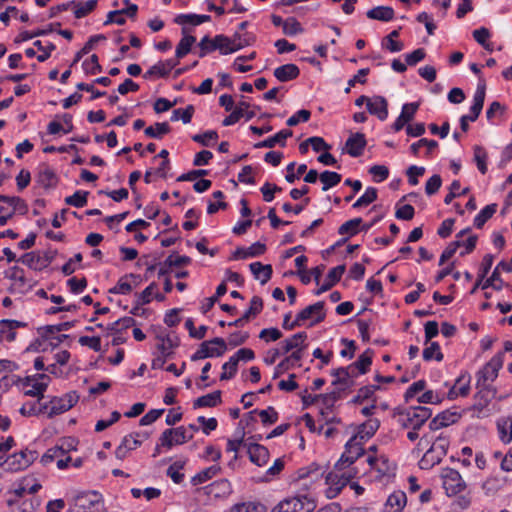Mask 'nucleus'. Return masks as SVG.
I'll use <instances>...</instances> for the list:
<instances>
[{
	"instance_id": "54",
	"label": "nucleus",
	"mask_w": 512,
	"mask_h": 512,
	"mask_svg": "<svg viewBox=\"0 0 512 512\" xmlns=\"http://www.w3.org/2000/svg\"><path fill=\"white\" fill-rule=\"evenodd\" d=\"M243 509L245 510L244 512H263L267 510V508L260 502L251 501L235 504L231 508V512H242Z\"/></svg>"
},
{
	"instance_id": "46",
	"label": "nucleus",
	"mask_w": 512,
	"mask_h": 512,
	"mask_svg": "<svg viewBox=\"0 0 512 512\" xmlns=\"http://www.w3.org/2000/svg\"><path fill=\"white\" fill-rule=\"evenodd\" d=\"M372 356L373 351L371 349H367L359 356L358 360L353 363L359 374H365L368 372L372 364Z\"/></svg>"
},
{
	"instance_id": "2",
	"label": "nucleus",
	"mask_w": 512,
	"mask_h": 512,
	"mask_svg": "<svg viewBox=\"0 0 512 512\" xmlns=\"http://www.w3.org/2000/svg\"><path fill=\"white\" fill-rule=\"evenodd\" d=\"M71 509L84 511L91 510V512L102 511L104 509L103 497L97 491L77 492L72 497Z\"/></svg>"
},
{
	"instance_id": "52",
	"label": "nucleus",
	"mask_w": 512,
	"mask_h": 512,
	"mask_svg": "<svg viewBox=\"0 0 512 512\" xmlns=\"http://www.w3.org/2000/svg\"><path fill=\"white\" fill-rule=\"evenodd\" d=\"M443 357L440 345L437 342H431L430 345L423 350V359L425 361L435 359L440 362L443 360Z\"/></svg>"
},
{
	"instance_id": "18",
	"label": "nucleus",
	"mask_w": 512,
	"mask_h": 512,
	"mask_svg": "<svg viewBox=\"0 0 512 512\" xmlns=\"http://www.w3.org/2000/svg\"><path fill=\"white\" fill-rule=\"evenodd\" d=\"M247 452L250 461L259 467L265 466L269 461V450L263 445L250 443L247 445Z\"/></svg>"
},
{
	"instance_id": "38",
	"label": "nucleus",
	"mask_w": 512,
	"mask_h": 512,
	"mask_svg": "<svg viewBox=\"0 0 512 512\" xmlns=\"http://www.w3.org/2000/svg\"><path fill=\"white\" fill-rule=\"evenodd\" d=\"M128 278L139 279V275L131 273L121 277L117 284L109 289V293L121 295L129 294L132 291V284L127 281Z\"/></svg>"
},
{
	"instance_id": "15",
	"label": "nucleus",
	"mask_w": 512,
	"mask_h": 512,
	"mask_svg": "<svg viewBox=\"0 0 512 512\" xmlns=\"http://www.w3.org/2000/svg\"><path fill=\"white\" fill-rule=\"evenodd\" d=\"M79 400V396L75 391L66 393L62 397H53L51 399L50 411L48 417L53 418L70 410Z\"/></svg>"
},
{
	"instance_id": "6",
	"label": "nucleus",
	"mask_w": 512,
	"mask_h": 512,
	"mask_svg": "<svg viewBox=\"0 0 512 512\" xmlns=\"http://www.w3.org/2000/svg\"><path fill=\"white\" fill-rule=\"evenodd\" d=\"M486 95V82L483 78H479L476 92L473 97V104L470 107V114L463 115L460 118V127L462 131L466 132L469 129L468 121L474 122L479 117L485 100Z\"/></svg>"
},
{
	"instance_id": "51",
	"label": "nucleus",
	"mask_w": 512,
	"mask_h": 512,
	"mask_svg": "<svg viewBox=\"0 0 512 512\" xmlns=\"http://www.w3.org/2000/svg\"><path fill=\"white\" fill-rule=\"evenodd\" d=\"M377 199V189L374 187H368L364 194L360 196L353 204V208H360L368 206Z\"/></svg>"
},
{
	"instance_id": "9",
	"label": "nucleus",
	"mask_w": 512,
	"mask_h": 512,
	"mask_svg": "<svg viewBox=\"0 0 512 512\" xmlns=\"http://www.w3.org/2000/svg\"><path fill=\"white\" fill-rule=\"evenodd\" d=\"M37 457L38 454L36 451L25 449L8 456L3 464L8 471L18 472L29 467Z\"/></svg>"
},
{
	"instance_id": "20",
	"label": "nucleus",
	"mask_w": 512,
	"mask_h": 512,
	"mask_svg": "<svg viewBox=\"0 0 512 512\" xmlns=\"http://www.w3.org/2000/svg\"><path fill=\"white\" fill-rule=\"evenodd\" d=\"M249 103L245 101L239 102L238 106L228 115L222 122L223 126H231L237 123L242 117L250 120L255 116L254 111H248Z\"/></svg>"
},
{
	"instance_id": "56",
	"label": "nucleus",
	"mask_w": 512,
	"mask_h": 512,
	"mask_svg": "<svg viewBox=\"0 0 512 512\" xmlns=\"http://www.w3.org/2000/svg\"><path fill=\"white\" fill-rule=\"evenodd\" d=\"M193 114L194 106L188 105L185 109L178 108L173 110L171 120L178 121L179 119H181L184 124H188L191 122Z\"/></svg>"
},
{
	"instance_id": "25",
	"label": "nucleus",
	"mask_w": 512,
	"mask_h": 512,
	"mask_svg": "<svg viewBox=\"0 0 512 512\" xmlns=\"http://www.w3.org/2000/svg\"><path fill=\"white\" fill-rule=\"evenodd\" d=\"M302 359V353L300 349L293 351L289 356L284 358L280 363L275 367V372L273 378L279 377L281 374L286 371L292 369L300 360Z\"/></svg>"
},
{
	"instance_id": "26",
	"label": "nucleus",
	"mask_w": 512,
	"mask_h": 512,
	"mask_svg": "<svg viewBox=\"0 0 512 512\" xmlns=\"http://www.w3.org/2000/svg\"><path fill=\"white\" fill-rule=\"evenodd\" d=\"M300 75V70L296 64L289 63L277 67L274 70V76L280 82H288L296 79Z\"/></svg>"
},
{
	"instance_id": "62",
	"label": "nucleus",
	"mask_w": 512,
	"mask_h": 512,
	"mask_svg": "<svg viewBox=\"0 0 512 512\" xmlns=\"http://www.w3.org/2000/svg\"><path fill=\"white\" fill-rule=\"evenodd\" d=\"M258 415L264 425L274 424L278 420V412L272 406L264 410H259Z\"/></svg>"
},
{
	"instance_id": "13",
	"label": "nucleus",
	"mask_w": 512,
	"mask_h": 512,
	"mask_svg": "<svg viewBox=\"0 0 512 512\" xmlns=\"http://www.w3.org/2000/svg\"><path fill=\"white\" fill-rule=\"evenodd\" d=\"M324 306L325 303L323 301H318L301 310L297 314L298 321H300L301 326L304 325L307 321H309L307 324L308 327H313L314 325L324 321L326 317Z\"/></svg>"
},
{
	"instance_id": "39",
	"label": "nucleus",
	"mask_w": 512,
	"mask_h": 512,
	"mask_svg": "<svg viewBox=\"0 0 512 512\" xmlns=\"http://www.w3.org/2000/svg\"><path fill=\"white\" fill-rule=\"evenodd\" d=\"M170 131L171 127L167 122H157L153 126L147 127L144 133L149 138L162 139Z\"/></svg>"
},
{
	"instance_id": "28",
	"label": "nucleus",
	"mask_w": 512,
	"mask_h": 512,
	"mask_svg": "<svg viewBox=\"0 0 512 512\" xmlns=\"http://www.w3.org/2000/svg\"><path fill=\"white\" fill-rule=\"evenodd\" d=\"M250 271L255 279L260 280L261 284H266L272 277L273 269L270 264H262L261 262H253L249 265Z\"/></svg>"
},
{
	"instance_id": "57",
	"label": "nucleus",
	"mask_w": 512,
	"mask_h": 512,
	"mask_svg": "<svg viewBox=\"0 0 512 512\" xmlns=\"http://www.w3.org/2000/svg\"><path fill=\"white\" fill-rule=\"evenodd\" d=\"M198 46L200 48L199 57H201V58L205 57L208 53H211L214 50L218 49V46L216 43V36L213 39H211L208 35L204 36L200 40Z\"/></svg>"
},
{
	"instance_id": "21",
	"label": "nucleus",
	"mask_w": 512,
	"mask_h": 512,
	"mask_svg": "<svg viewBox=\"0 0 512 512\" xmlns=\"http://www.w3.org/2000/svg\"><path fill=\"white\" fill-rule=\"evenodd\" d=\"M367 110L379 120L384 121L388 117V102L383 96H374L368 100Z\"/></svg>"
},
{
	"instance_id": "47",
	"label": "nucleus",
	"mask_w": 512,
	"mask_h": 512,
	"mask_svg": "<svg viewBox=\"0 0 512 512\" xmlns=\"http://www.w3.org/2000/svg\"><path fill=\"white\" fill-rule=\"evenodd\" d=\"M378 389H380V387L377 385H367V386L361 387L357 391V394L353 397L351 402L354 404H361L365 400L371 399L373 397L375 391Z\"/></svg>"
},
{
	"instance_id": "24",
	"label": "nucleus",
	"mask_w": 512,
	"mask_h": 512,
	"mask_svg": "<svg viewBox=\"0 0 512 512\" xmlns=\"http://www.w3.org/2000/svg\"><path fill=\"white\" fill-rule=\"evenodd\" d=\"M293 132L289 129H284L276 133L274 136L269 137L261 142H258L254 145L255 148H273L277 144L281 147L286 145V139L291 137Z\"/></svg>"
},
{
	"instance_id": "14",
	"label": "nucleus",
	"mask_w": 512,
	"mask_h": 512,
	"mask_svg": "<svg viewBox=\"0 0 512 512\" xmlns=\"http://www.w3.org/2000/svg\"><path fill=\"white\" fill-rule=\"evenodd\" d=\"M443 488L448 495H457L466 488V484L460 473L452 468H444L442 471Z\"/></svg>"
},
{
	"instance_id": "33",
	"label": "nucleus",
	"mask_w": 512,
	"mask_h": 512,
	"mask_svg": "<svg viewBox=\"0 0 512 512\" xmlns=\"http://www.w3.org/2000/svg\"><path fill=\"white\" fill-rule=\"evenodd\" d=\"M471 376L469 373H462L456 380L455 386L450 390L449 395L467 396L470 391Z\"/></svg>"
},
{
	"instance_id": "35",
	"label": "nucleus",
	"mask_w": 512,
	"mask_h": 512,
	"mask_svg": "<svg viewBox=\"0 0 512 512\" xmlns=\"http://www.w3.org/2000/svg\"><path fill=\"white\" fill-rule=\"evenodd\" d=\"M221 403V391L217 390L212 393L206 394L204 396H201L197 398L194 403L193 407L196 408H202V407H215L218 404Z\"/></svg>"
},
{
	"instance_id": "41",
	"label": "nucleus",
	"mask_w": 512,
	"mask_h": 512,
	"mask_svg": "<svg viewBox=\"0 0 512 512\" xmlns=\"http://www.w3.org/2000/svg\"><path fill=\"white\" fill-rule=\"evenodd\" d=\"M0 201L7 203L9 206L12 207L11 211L18 212L22 215L26 214L28 211V206L26 202L21 199L20 197L16 196H6V195H0Z\"/></svg>"
},
{
	"instance_id": "34",
	"label": "nucleus",
	"mask_w": 512,
	"mask_h": 512,
	"mask_svg": "<svg viewBox=\"0 0 512 512\" xmlns=\"http://www.w3.org/2000/svg\"><path fill=\"white\" fill-rule=\"evenodd\" d=\"M182 33L184 36L179 41L175 52L177 59H181L186 56L191 51L192 45L196 42V37L186 35L187 29L185 27L182 28Z\"/></svg>"
},
{
	"instance_id": "36",
	"label": "nucleus",
	"mask_w": 512,
	"mask_h": 512,
	"mask_svg": "<svg viewBox=\"0 0 512 512\" xmlns=\"http://www.w3.org/2000/svg\"><path fill=\"white\" fill-rule=\"evenodd\" d=\"M499 438L503 443L512 441V415L497 421Z\"/></svg>"
},
{
	"instance_id": "42",
	"label": "nucleus",
	"mask_w": 512,
	"mask_h": 512,
	"mask_svg": "<svg viewBox=\"0 0 512 512\" xmlns=\"http://www.w3.org/2000/svg\"><path fill=\"white\" fill-rule=\"evenodd\" d=\"M497 210V204H489L485 206L474 218V225L480 229L484 224L495 214Z\"/></svg>"
},
{
	"instance_id": "7",
	"label": "nucleus",
	"mask_w": 512,
	"mask_h": 512,
	"mask_svg": "<svg viewBox=\"0 0 512 512\" xmlns=\"http://www.w3.org/2000/svg\"><path fill=\"white\" fill-rule=\"evenodd\" d=\"M227 350L226 343L223 338L216 337L200 344L196 352L191 356L192 361H198L205 358H213L222 356Z\"/></svg>"
},
{
	"instance_id": "48",
	"label": "nucleus",
	"mask_w": 512,
	"mask_h": 512,
	"mask_svg": "<svg viewBox=\"0 0 512 512\" xmlns=\"http://www.w3.org/2000/svg\"><path fill=\"white\" fill-rule=\"evenodd\" d=\"M401 28L391 31L386 37L384 44L386 49L392 53L400 52L404 48V44L401 41H396L395 39L399 37V31Z\"/></svg>"
},
{
	"instance_id": "49",
	"label": "nucleus",
	"mask_w": 512,
	"mask_h": 512,
	"mask_svg": "<svg viewBox=\"0 0 512 512\" xmlns=\"http://www.w3.org/2000/svg\"><path fill=\"white\" fill-rule=\"evenodd\" d=\"M362 224L361 218H354L346 221L338 228V233L340 235L348 234L349 236H354L359 232V227Z\"/></svg>"
},
{
	"instance_id": "10",
	"label": "nucleus",
	"mask_w": 512,
	"mask_h": 512,
	"mask_svg": "<svg viewBox=\"0 0 512 512\" xmlns=\"http://www.w3.org/2000/svg\"><path fill=\"white\" fill-rule=\"evenodd\" d=\"M57 250H47L43 254L40 252L25 253L19 261L31 269L41 271L48 267L55 259Z\"/></svg>"
},
{
	"instance_id": "45",
	"label": "nucleus",
	"mask_w": 512,
	"mask_h": 512,
	"mask_svg": "<svg viewBox=\"0 0 512 512\" xmlns=\"http://www.w3.org/2000/svg\"><path fill=\"white\" fill-rule=\"evenodd\" d=\"M38 183L44 188H51L57 183L56 174L51 168L45 167L38 174Z\"/></svg>"
},
{
	"instance_id": "32",
	"label": "nucleus",
	"mask_w": 512,
	"mask_h": 512,
	"mask_svg": "<svg viewBox=\"0 0 512 512\" xmlns=\"http://www.w3.org/2000/svg\"><path fill=\"white\" fill-rule=\"evenodd\" d=\"M97 0H88L86 2L72 0L70 4L74 7V16L81 19L91 13L97 6Z\"/></svg>"
},
{
	"instance_id": "4",
	"label": "nucleus",
	"mask_w": 512,
	"mask_h": 512,
	"mask_svg": "<svg viewBox=\"0 0 512 512\" xmlns=\"http://www.w3.org/2000/svg\"><path fill=\"white\" fill-rule=\"evenodd\" d=\"M316 504L307 495H297L279 502L271 512H313Z\"/></svg>"
},
{
	"instance_id": "22",
	"label": "nucleus",
	"mask_w": 512,
	"mask_h": 512,
	"mask_svg": "<svg viewBox=\"0 0 512 512\" xmlns=\"http://www.w3.org/2000/svg\"><path fill=\"white\" fill-rule=\"evenodd\" d=\"M459 418H460V415L458 413L446 410V411L439 413L436 417H434L430 421L429 428L432 431H435L440 428L454 424L455 422L458 421Z\"/></svg>"
},
{
	"instance_id": "29",
	"label": "nucleus",
	"mask_w": 512,
	"mask_h": 512,
	"mask_svg": "<svg viewBox=\"0 0 512 512\" xmlns=\"http://www.w3.org/2000/svg\"><path fill=\"white\" fill-rule=\"evenodd\" d=\"M331 375L334 377L332 385L337 390H340V392L349 389L354 385V381L349 379V376L343 367L332 370Z\"/></svg>"
},
{
	"instance_id": "37",
	"label": "nucleus",
	"mask_w": 512,
	"mask_h": 512,
	"mask_svg": "<svg viewBox=\"0 0 512 512\" xmlns=\"http://www.w3.org/2000/svg\"><path fill=\"white\" fill-rule=\"evenodd\" d=\"M231 39L235 50L238 51L246 46L252 45L256 41V36L251 32L241 33L236 31Z\"/></svg>"
},
{
	"instance_id": "19",
	"label": "nucleus",
	"mask_w": 512,
	"mask_h": 512,
	"mask_svg": "<svg viewBox=\"0 0 512 512\" xmlns=\"http://www.w3.org/2000/svg\"><path fill=\"white\" fill-rule=\"evenodd\" d=\"M366 144L363 133H352L345 143L346 152L352 157H359L363 154Z\"/></svg>"
},
{
	"instance_id": "11",
	"label": "nucleus",
	"mask_w": 512,
	"mask_h": 512,
	"mask_svg": "<svg viewBox=\"0 0 512 512\" xmlns=\"http://www.w3.org/2000/svg\"><path fill=\"white\" fill-rule=\"evenodd\" d=\"M365 453L362 442L357 437H351L345 444V451L335 464V468L342 469L345 465L353 464L358 458Z\"/></svg>"
},
{
	"instance_id": "40",
	"label": "nucleus",
	"mask_w": 512,
	"mask_h": 512,
	"mask_svg": "<svg viewBox=\"0 0 512 512\" xmlns=\"http://www.w3.org/2000/svg\"><path fill=\"white\" fill-rule=\"evenodd\" d=\"M319 179L323 184L322 191H328L341 182L342 176L337 172L326 170L319 175Z\"/></svg>"
},
{
	"instance_id": "1",
	"label": "nucleus",
	"mask_w": 512,
	"mask_h": 512,
	"mask_svg": "<svg viewBox=\"0 0 512 512\" xmlns=\"http://www.w3.org/2000/svg\"><path fill=\"white\" fill-rule=\"evenodd\" d=\"M394 414L398 416V423L402 428L419 430L432 416V410L424 406L399 407Z\"/></svg>"
},
{
	"instance_id": "63",
	"label": "nucleus",
	"mask_w": 512,
	"mask_h": 512,
	"mask_svg": "<svg viewBox=\"0 0 512 512\" xmlns=\"http://www.w3.org/2000/svg\"><path fill=\"white\" fill-rule=\"evenodd\" d=\"M169 74L165 70L164 65L161 63V61L157 62L155 65L151 66L143 75L145 79H152V78H164L167 77Z\"/></svg>"
},
{
	"instance_id": "43",
	"label": "nucleus",
	"mask_w": 512,
	"mask_h": 512,
	"mask_svg": "<svg viewBox=\"0 0 512 512\" xmlns=\"http://www.w3.org/2000/svg\"><path fill=\"white\" fill-rule=\"evenodd\" d=\"M221 468L218 465H212L208 468H205L204 470L200 471L198 474H196L191 482L193 485H199L202 484L212 477L216 476L220 472Z\"/></svg>"
},
{
	"instance_id": "30",
	"label": "nucleus",
	"mask_w": 512,
	"mask_h": 512,
	"mask_svg": "<svg viewBox=\"0 0 512 512\" xmlns=\"http://www.w3.org/2000/svg\"><path fill=\"white\" fill-rule=\"evenodd\" d=\"M379 426L380 422L378 419H369L359 426L357 434L353 437H357V439L361 442L368 440L376 433Z\"/></svg>"
},
{
	"instance_id": "27",
	"label": "nucleus",
	"mask_w": 512,
	"mask_h": 512,
	"mask_svg": "<svg viewBox=\"0 0 512 512\" xmlns=\"http://www.w3.org/2000/svg\"><path fill=\"white\" fill-rule=\"evenodd\" d=\"M366 16L372 20L382 22L392 21L395 17L394 9L390 6H376L366 12Z\"/></svg>"
},
{
	"instance_id": "12",
	"label": "nucleus",
	"mask_w": 512,
	"mask_h": 512,
	"mask_svg": "<svg viewBox=\"0 0 512 512\" xmlns=\"http://www.w3.org/2000/svg\"><path fill=\"white\" fill-rule=\"evenodd\" d=\"M192 438L193 434L188 433V428H185V426L168 428L161 434V445H165V449L169 450L173 446L184 444Z\"/></svg>"
},
{
	"instance_id": "55",
	"label": "nucleus",
	"mask_w": 512,
	"mask_h": 512,
	"mask_svg": "<svg viewBox=\"0 0 512 512\" xmlns=\"http://www.w3.org/2000/svg\"><path fill=\"white\" fill-rule=\"evenodd\" d=\"M216 43L221 54L227 55L236 52L231 37L223 34L216 35Z\"/></svg>"
},
{
	"instance_id": "44",
	"label": "nucleus",
	"mask_w": 512,
	"mask_h": 512,
	"mask_svg": "<svg viewBox=\"0 0 512 512\" xmlns=\"http://www.w3.org/2000/svg\"><path fill=\"white\" fill-rule=\"evenodd\" d=\"M105 39H106V37L104 35H102V34L91 36L89 38V40L84 44L83 48L76 53L75 58L73 60V63L71 64V66L76 64L77 62H79L80 59L84 55L88 54L92 49H94L95 45L99 41H102V40H105Z\"/></svg>"
},
{
	"instance_id": "53",
	"label": "nucleus",
	"mask_w": 512,
	"mask_h": 512,
	"mask_svg": "<svg viewBox=\"0 0 512 512\" xmlns=\"http://www.w3.org/2000/svg\"><path fill=\"white\" fill-rule=\"evenodd\" d=\"M88 195L89 192L78 190L73 195L66 197L65 203L77 208L84 207L87 204Z\"/></svg>"
},
{
	"instance_id": "50",
	"label": "nucleus",
	"mask_w": 512,
	"mask_h": 512,
	"mask_svg": "<svg viewBox=\"0 0 512 512\" xmlns=\"http://www.w3.org/2000/svg\"><path fill=\"white\" fill-rule=\"evenodd\" d=\"M223 372L220 375V380H229L232 379L238 370V361L236 357L231 356L227 362H225L222 366Z\"/></svg>"
},
{
	"instance_id": "61",
	"label": "nucleus",
	"mask_w": 512,
	"mask_h": 512,
	"mask_svg": "<svg viewBox=\"0 0 512 512\" xmlns=\"http://www.w3.org/2000/svg\"><path fill=\"white\" fill-rule=\"evenodd\" d=\"M486 159H487V153L484 148L480 146L474 147V160L477 164L478 170L485 174L487 172V165H486Z\"/></svg>"
},
{
	"instance_id": "59",
	"label": "nucleus",
	"mask_w": 512,
	"mask_h": 512,
	"mask_svg": "<svg viewBox=\"0 0 512 512\" xmlns=\"http://www.w3.org/2000/svg\"><path fill=\"white\" fill-rule=\"evenodd\" d=\"M282 29L283 33L287 36H294L303 32V28L300 22L294 17L285 19V23Z\"/></svg>"
},
{
	"instance_id": "3",
	"label": "nucleus",
	"mask_w": 512,
	"mask_h": 512,
	"mask_svg": "<svg viewBox=\"0 0 512 512\" xmlns=\"http://www.w3.org/2000/svg\"><path fill=\"white\" fill-rule=\"evenodd\" d=\"M479 391L475 394V403L472 406V415L477 418H485L493 413L490 407L491 401L496 396V389L492 386L477 387Z\"/></svg>"
},
{
	"instance_id": "60",
	"label": "nucleus",
	"mask_w": 512,
	"mask_h": 512,
	"mask_svg": "<svg viewBox=\"0 0 512 512\" xmlns=\"http://www.w3.org/2000/svg\"><path fill=\"white\" fill-rule=\"evenodd\" d=\"M82 67L87 74L95 75L102 71V66L99 64V59L96 54L90 56L89 59H86Z\"/></svg>"
},
{
	"instance_id": "16",
	"label": "nucleus",
	"mask_w": 512,
	"mask_h": 512,
	"mask_svg": "<svg viewBox=\"0 0 512 512\" xmlns=\"http://www.w3.org/2000/svg\"><path fill=\"white\" fill-rule=\"evenodd\" d=\"M156 339L158 353L170 359L174 354V349L179 346V338L176 335L159 334Z\"/></svg>"
},
{
	"instance_id": "23",
	"label": "nucleus",
	"mask_w": 512,
	"mask_h": 512,
	"mask_svg": "<svg viewBox=\"0 0 512 512\" xmlns=\"http://www.w3.org/2000/svg\"><path fill=\"white\" fill-rule=\"evenodd\" d=\"M345 265H338L334 268H332L328 274L327 277L322 284V286L315 291L316 295H320L328 290H330L336 283H338L342 277V275L345 272Z\"/></svg>"
},
{
	"instance_id": "17",
	"label": "nucleus",
	"mask_w": 512,
	"mask_h": 512,
	"mask_svg": "<svg viewBox=\"0 0 512 512\" xmlns=\"http://www.w3.org/2000/svg\"><path fill=\"white\" fill-rule=\"evenodd\" d=\"M263 309V301L259 296L252 297L250 301V306L245 313H242V317L236 319L235 321L229 322L228 326L234 327H242L246 322L250 320L251 317L257 316Z\"/></svg>"
},
{
	"instance_id": "5",
	"label": "nucleus",
	"mask_w": 512,
	"mask_h": 512,
	"mask_svg": "<svg viewBox=\"0 0 512 512\" xmlns=\"http://www.w3.org/2000/svg\"><path fill=\"white\" fill-rule=\"evenodd\" d=\"M50 377L47 374L39 373L31 376H26L20 380L24 390L25 396L36 397L38 402L44 398V393L50 382Z\"/></svg>"
},
{
	"instance_id": "64",
	"label": "nucleus",
	"mask_w": 512,
	"mask_h": 512,
	"mask_svg": "<svg viewBox=\"0 0 512 512\" xmlns=\"http://www.w3.org/2000/svg\"><path fill=\"white\" fill-rule=\"evenodd\" d=\"M218 139V133L214 130H208L203 134H195L192 136V140L203 145L210 146L211 141H216Z\"/></svg>"
},
{
	"instance_id": "31",
	"label": "nucleus",
	"mask_w": 512,
	"mask_h": 512,
	"mask_svg": "<svg viewBox=\"0 0 512 512\" xmlns=\"http://www.w3.org/2000/svg\"><path fill=\"white\" fill-rule=\"evenodd\" d=\"M407 502V496L403 491H395L389 495L386 500V508H389L391 512H401Z\"/></svg>"
},
{
	"instance_id": "8",
	"label": "nucleus",
	"mask_w": 512,
	"mask_h": 512,
	"mask_svg": "<svg viewBox=\"0 0 512 512\" xmlns=\"http://www.w3.org/2000/svg\"><path fill=\"white\" fill-rule=\"evenodd\" d=\"M503 357L504 353L498 352L477 373V387L490 386L487 382H493L497 378L498 372L503 366Z\"/></svg>"
},
{
	"instance_id": "58",
	"label": "nucleus",
	"mask_w": 512,
	"mask_h": 512,
	"mask_svg": "<svg viewBox=\"0 0 512 512\" xmlns=\"http://www.w3.org/2000/svg\"><path fill=\"white\" fill-rule=\"evenodd\" d=\"M306 339V332H298L294 334L292 337L285 339L284 341L288 346H290L292 352L298 349H300V351L302 352V350L305 348L304 342L306 341Z\"/></svg>"
}]
</instances>
